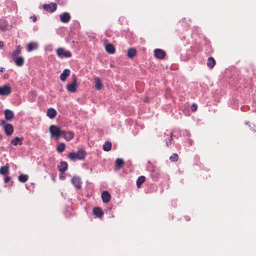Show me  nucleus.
Masks as SVG:
<instances>
[{
	"label": "nucleus",
	"instance_id": "5701e85b",
	"mask_svg": "<svg viewBox=\"0 0 256 256\" xmlns=\"http://www.w3.org/2000/svg\"><path fill=\"white\" fill-rule=\"evenodd\" d=\"M23 138H19L18 137H16L14 138H13L11 140V143L14 146H17L18 144L22 145V144Z\"/></svg>",
	"mask_w": 256,
	"mask_h": 256
},
{
	"label": "nucleus",
	"instance_id": "f704fd0d",
	"mask_svg": "<svg viewBox=\"0 0 256 256\" xmlns=\"http://www.w3.org/2000/svg\"><path fill=\"white\" fill-rule=\"evenodd\" d=\"M10 180V176H6V178H4V181L6 183L8 182H9Z\"/></svg>",
	"mask_w": 256,
	"mask_h": 256
},
{
	"label": "nucleus",
	"instance_id": "cd10ccee",
	"mask_svg": "<svg viewBox=\"0 0 256 256\" xmlns=\"http://www.w3.org/2000/svg\"><path fill=\"white\" fill-rule=\"evenodd\" d=\"M66 148V144L64 142H60L56 147V150L58 152H62Z\"/></svg>",
	"mask_w": 256,
	"mask_h": 256
},
{
	"label": "nucleus",
	"instance_id": "412c9836",
	"mask_svg": "<svg viewBox=\"0 0 256 256\" xmlns=\"http://www.w3.org/2000/svg\"><path fill=\"white\" fill-rule=\"evenodd\" d=\"M136 54V50L134 48H130L127 52V56L128 58H132Z\"/></svg>",
	"mask_w": 256,
	"mask_h": 256
},
{
	"label": "nucleus",
	"instance_id": "2eb2a0df",
	"mask_svg": "<svg viewBox=\"0 0 256 256\" xmlns=\"http://www.w3.org/2000/svg\"><path fill=\"white\" fill-rule=\"evenodd\" d=\"M70 70L69 69H65L60 76V79L62 82H65L67 78L70 75Z\"/></svg>",
	"mask_w": 256,
	"mask_h": 256
},
{
	"label": "nucleus",
	"instance_id": "9b49d317",
	"mask_svg": "<svg viewBox=\"0 0 256 256\" xmlns=\"http://www.w3.org/2000/svg\"><path fill=\"white\" fill-rule=\"evenodd\" d=\"M4 130L6 136H10L14 132V129L13 126L10 124H5Z\"/></svg>",
	"mask_w": 256,
	"mask_h": 256
},
{
	"label": "nucleus",
	"instance_id": "ea45409f",
	"mask_svg": "<svg viewBox=\"0 0 256 256\" xmlns=\"http://www.w3.org/2000/svg\"><path fill=\"white\" fill-rule=\"evenodd\" d=\"M59 178L60 180H64L65 178V176H60Z\"/></svg>",
	"mask_w": 256,
	"mask_h": 256
},
{
	"label": "nucleus",
	"instance_id": "2f4dec72",
	"mask_svg": "<svg viewBox=\"0 0 256 256\" xmlns=\"http://www.w3.org/2000/svg\"><path fill=\"white\" fill-rule=\"evenodd\" d=\"M37 47V46L36 44H34L33 42H30L28 44V52H31L32 50L36 49Z\"/></svg>",
	"mask_w": 256,
	"mask_h": 256
},
{
	"label": "nucleus",
	"instance_id": "4be33fe9",
	"mask_svg": "<svg viewBox=\"0 0 256 256\" xmlns=\"http://www.w3.org/2000/svg\"><path fill=\"white\" fill-rule=\"evenodd\" d=\"M216 64V61L212 57H209L207 60V66L210 69L212 68Z\"/></svg>",
	"mask_w": 256,
	"mask_h": 256
},
{
	"label": "nucleus",
	"instance_id": "39448f33",
	"mask_svg": "<svg viewBox=\"0 0 256 256\" xmlns=\"http://www.w3.org/2000/svg\"><path fill=\"white\" fill-rule=\"evenodd\" d=\"M56 54L60 58H70L72 56V54L70 51L65 50L63 48H58L56 50Z\"/></svg>",
	"mask_w": 256,
	"mask_h": 256
},
{
	"label": "nucleus",
	"instance_id": "72a5a7b5",
	"mask_svg": "<svg viewBox=\"0 0 256 256\" xmlns=\"http://www.w3.org/2000/svg\"><path fill=\"white\" fill-rule=\"evenodd\" d=\"M198 106L196 104H194L191 106V110L193 112H196L197 110Z\"/></svg>",
	"mask_w": 256,
	"mask_h": 256
},
{
	"label": "nucleus",
	"instance_id": "bb28decb",
	"mask_svg": "<svg viewBox=\"0 0 256 256\" xmlns=\"http://www.w3.org/2000/svg\"><path fill=\"white\" fill-rule=\"evenodd\" d=\"M146 180V178L144 176H142L138 178L136 180V186L138 188H140L141 185Z\"/></svg>",
	"mask_w": 256,
	"mask_h": 256
},
{
	"label": "nucleus",
	"instance_id": "1a4fd4ad",
	"mask_svg": "<svg viewBox=\"0 0 256 256\" xmlns=\"http://www.w3.org/2000/svg\"><path fill=\"white\" fill-rule=\"evenodd\" d=\"M154 56L158 59H163L166 56V52L161 49H156L154 51Z\"/></svg>",
	"mask_w": 256,
	"mask_h": 256
},
{
	"label": "nucleus",
	"instance_id": "c85d7f7f",
	"mask_svg": "<svg viewBox=\"0 0 256 256\" xmlns=\"http://www.w3.org/2000/svg\"><path fill=\"white\" fill-rule=\"evenodd\" d=\"M21 52V48L20 46H16V50L12 54L11 56L12 58H16Z\"/></svg>",
	"mask_w": 256,
	"mask_h": 256
},
{
	"label": "nucleus",
	"instance_id": "b1692460",
	"mask_svg": "<svg viewBox=\"0 0 256 256\" xmlns=\"http://www.w3.org/2000/svg\"><path fill=\"white\" fill-rule=\"evenodd\" d=\"M93 212L94 215L98 218H101L104 214L102 209L98 207L94 208L93 210Z\"/></svg>",
	"mask_w": 256,
	"mask_h": 256
},
{
	"label": "nucleus",
	"instance_id": "473e14b6",
	"mask_svg": "<svg viewBox=\"0 0 256 256\" xmlns=\"http://www.w3.org/2000/svg\"><path fill=\"white\" fill-rule=\"evenodd\" d=\"M178 160V156L176 154H173L170 158V160L172 162H176Z\"/></svg>",
	"mask_w": 256,
	"mask_h": 256
},
{
	"label": "nucleus",
	"instance_id": "ddd939ff",
	"mask_svg": "<svg viewBox=\"0 0 256 256\" xmlns=\"http://www.w3.org/2000/svg\"><path fill=\"white\" fill-rule=\"evenodd\" d=\"M105 49L107 52L110 54H114L116 52L114 46L112 44H105Z\"/></svg>",
	"mask_w": 256,
	"mask_h": 256
},
{
	"label": "nucleus",
	"instance_id": "a19ab883",
	"mask_svg": "<svg viewBox=\"0 0 256 256\" xmlns=\"http://www.w3.org/2000/svg\"><path fill=\"white\" fill-rule=\"evenodd\" d=\"M4 68H1L0 69V72H2L3 71H4Z\"/></svg>",
	"mask_w": 256,
	"mask_h": 256
},
{
	"label": "nucleus",
	"instance_id": "9d476101",
	"mask_svg": "<svg viewBox=\"0 0 256 256\" xmlns=\"http://www.w3.org/2000/svg\"><path fill=\"white\" fill-rule=\"evenodd\" d=\"M72 182L77 189L81 188L82 182L80 178L78 176H74L72 178Z\"/></svg>",
	"mask_w": 256,
	"mask_h": 256
},
{
	"label": "nucleus",
	"instance_id": "f257e3e1",
	"mask_svg": "<svg viewBox=\"0 0 256 256\" xmlns=\"http://www.w3.org/2000/svg\"><path fill=\"white\" fill-rule=\"evenodd\" d=\"M86 152L83 150H80L77 152H70L68 155V158L72 160H82L86 156Z\"/></svg>",
	"mask_w": 256,
	"mask_h": 256
},
{
	"label": "nucleus",
	"instance_id": "c9c22d12",
	"mask_svg": "<svg viewBox=\"0 0 256 256\" xmlns=\"http://www.w3.org/2000/svg\"><path fill=\"white\" fill-rule=\"evenodd\" d=\"M6 122L4 120H0V125L3 126L4 127V126L5 124H6Z\"/></svg>",
	"mask_w": 256,
	"mask_h": 256
},
{
	"label": "nucleus",
	"instance_id": "6e6552de",
	"mask_svg": "<svg viewBox=\"0 0 256 256\" xmlns=\"http://www.w3.org/2000/svg\"><path fill=\"white\" fill-rule=\"evenodd\" d=\"M62 136L67 141H69L72 139L74 136V134L72 131L62 130Z\"/></svg>",
	"mask_w": 256,
	"mask_h": 256
},
{
	"label": "nucleus",
	"instance_id": "f8f14e48",
	"mask_svg": "<svg viewBox=\"0 0 256 256\" xmlns=\"http://www.w3.org/2000/svg\"><path fill=\"white\" fill-rule=\"evenodd\" d=\"M4 114L6 120H10L14 118V112L8 109H6L4 110Z\"/></svg>",
	"mask_w": 256,
	"mask_h": 256
},
{
	"label": "nucleus",
	"instance_id": "20e7f679",
	"mask_svg": "<svg viewBox=\"0 0 256 256\" xmlns=\"http://www.w3.org/2000/svg\"><path fill=\"white\" fill-rule=\"evenodd\" d=\"M12 92V88L9 84H4L0 86V96H8Z\"/></svg>",
	"mask_w": 256,
	"mask_h": 256
},
{
	"label": "nucleus",
	"instance_id": "393cba45",
	"mask_svg": "<svg viewBox=\"0 0 256 256\" xmlns=\"http://www.w3.org/2000/svg\"><path fill=\"white\" fill-rule=\"evenodd\" d=\"M95 88L97 90H100L102 87V84L99 78H95Z\"/></svg>",
	"mask_w": 256,
	"mask_h": 256
},
{
	"label": "nucleus",
	"instance_id": "4468645a",
	"mask_svg": "<svg viewBox=\"0 0 256 256\" xmlns=\"http://www.w3.org/2000/svg\"><path fill=\"white\" fill-rule=\"evenodd\" d=\"M111 196L107 191H104L102 194V200L104 203H108L110 200Z\"/></svg>",
	"mask_w": 256,
	"mask_h": 256
},
{
	"label": "nucleus",
	"instance_id": "0eeeda50",
	"mask_svg": "<svg viewBox=\"0 0 256 256\" xmlns=\"http://www.w3.org/2000/svg\"><path fill=\"white\" fill-rule=\"evenodd\" d=\"M71 18L70 14L68 12H64L60 15V19L61 22L63 23H68Z\"/></svg>",
	"mask_w": 256,
	"mask_h": 256
},
{
	"label": "nucleus",
	"instance_id": "e433bc0d",
	"mask_svg": "<svg viewBox=\"0 0 256 256\" xmlns=\"http://www.w3.org/2000/svg\"><path fill=\"white\" fill-rule=\"evenodd\" d=\"M30 18H32V21H33L34 22H36V16H34H34H32L30 17Z\"/></svg>",
	"mask_w": 256,
	"mask_h": 256
},
{
	"label": "nucleus",
	"instance_id": "aec40b11",
	"mask_svg": "<svg viewBox=\"0 0 256 256\" xmlns=\"http://www.w3.org/2000/svg\"><path fill=\"white\" fill-rule=\"evenodd\" d=\"M165 136V142L167 146H168L172 144V134L170 133V134H164Z\"/></svg>",
	"mask_w": 256,
	"mask_h": 256
},
{
	"label": "nucleus",
	"instance_id": "dca6fc26",
	"mask_svg": "<svg viewBox=\"0 0 256 256\" xmlns=\"http://www.w3.org/2000/svg\"><path fill=\"white\" fill-rule=\"evenodd\" d=\"M15 64L18 66H22L24 64V58L22 56H18L13 58Z\"/></svg>",
	"mask_w": 256,
	"mask_h": 256
},
{
	"label": "nucleus",
	"instance_id": "7ed1b4c3",
	"mask_svg": "<svg viewBox=\"0 0 256 256\" xmlns=\"http://www.w3.org/2000/svg\"><path fill=\"white\" fill-rule=\"evenodd\" d=\"M72 82L66 86V90L71 93H74L77 90V78L76 75L73 74L72 76Z\"/></svg>",
	"mask_w": 256,
	"mask_h": 256
},
{
	"label": "nucleus",
	"instance_id": "7c9ffc66",
	"mask_svg": "<svg viewBox=\"0 0 256 256\" xmlns=\"http://www.w3.org/2000/svg\"><path fill=\"white\" fill-rule=\"evenodd\" d=\"M28 176L24 174H21L18 177V180L22 182H25L28 180Z\"/></svg>",
	"mask_w": 256,
	"mask_h": 256
},
{
	"label": "nucleus",
	"instance_id": "c756f323",
	"mask_svg": "<svg viewBox=\"0 0 256 256\" xmlns=\"http://www.w3.org/2000/svg\"><path fill=\"white\" fill-rule=\"evenodd\" d=\"M112 148V144L110 142H106L103 145V149L104 151L108 152Z\"/></svg>",
	"mask_w": 256,
	"mask_h": 256
},
{
	"label": "nucleus",
	"instance_id": "a211bd4d",
	"mask_svg": "<svg viewBox=\"0 0 256 256\" xmlns=\"http://www.w3.org/2000/svg\"><path fill=\"white\" fill-rule=\"evenodd\" d=\"M58 168L59 171L64 174L68 169L67 162H62L60 164V165L58 166Z\"/></svg>",
	"mask_w": 256,
	"mask_h": 256
},
{
	"label": "nucleus",
	"instance_id": "58836bf2",
	"mask_svg": "<svg viewBox=\"0 0 256 256\" xmlns=\"http://www.w3.org/2000/svg\"><path fill=\"white\" fill-rule=\"evenodd\" d=\"M4 46V43L2 41H0V48H2Z\"/></svg>",
	"mask_w": 256,
	"mask_h": 256
},
{
	"label": "nucleus",
	"instance_id": "6ab92c4d",
	"mask_svg": "<svg viewBox=\"0 0 256 256\" xmlns=\"http://www.w3.org/2000/svg\"><path fill=\"white\" fill-rule=\"evenodd\" d=\"M56 111L53 108H50L48 110L46 114L48 117L52 119L56 117Z\"/></svg>",
	"mask_w": 256,
	"mask_h": 256
},
{
	"label": "nucleus",
	"instance_id": "a878e982",
	"mask_svg": "<svg viewBox=\"0 0 256 256\" xmlns=\"http://www.w3.org/2000/svg\"><path fill=\"white\" fill-rule=\"evenodd\" d=\"M124 164V162L122 159L117 158L116 160V166L118 168H122Z\"/></svg>",
	"mask_w": 256,
	"mask_h": 256
},
{
	"label": "nucleus",
	"instance_id": "4c0bfd02",
	"mask_svg": "<svg viewBox=\"0 0 256 256\" xmlns=\"http://www.w3.org/2000/svg\"><path fill=\"white\" fill-rule=\"evenodd\" d=\"M0 30H2V31H4V30H6V26H0Z\"/></svg>",
	"mask_w": 256,
	"mask_h": 256
},
{
	"label": "nucleus",
	"instance_id": "f3484780",
	"mask_svg": "<svg viewBox=\"0 0 256 256\" xmlns=\"http://www.w3.org/2000/svg\"><path fill=\"white\" fill-rule=\"evenodd\" d=\"M10 165L6 164L4 166H2L0 168V174L2 175H6L9 174Z\"/></svg>",
	"mask_w": 256,
	"mask_h": 256
},
{
	"label": "nucleus",
	"instance_id": "f03ea898",
	"mask_svg": "<svg viewBox=\"0 0 256 256\" xmlns=\"http://www.w3.org/2000/svg\"><path fill=\"white\" fill-rule=\"evenodd\" d=\"M62 130L61 128L56 126H51L49 128L51 138H55L56 140H58L62 135Z\"/></svg>",
	"mask_w": 256,
	"mask_h": 256
},
{
	"label": "nucleus",
	"instance_id": "423d86ee",
	"mask_svg": "<svg viewBox=\"0 0 256 256\" xmlns=\"http://www.w3.org/2000/svg\"><path fill=\"white\" fill-rule=\"evenodd\" d=\"M43 8L48 12H53L57 8V4L56 3H51L50 4H45L43 5Z\"/></svg>",
	"mask_w": 256,
	"mask_h": 256
}]
</instances>
